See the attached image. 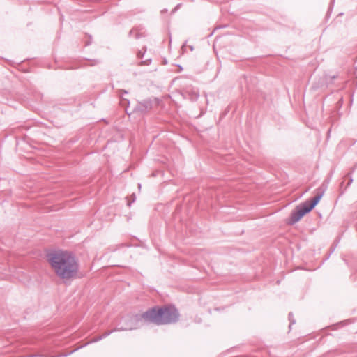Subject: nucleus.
<instances>
[{"label": "nucleus", "mask_w": 357, "mask_h": 357, "mask_svg": "<svg viewBox=\"0 0 357 357\" xmlns=\"http://www.w3.org/2000/svg\"><path fill=\"white\" fill-rule=\"evenodd\" d=\"M179 314L174 307H166L155 310L153 308L144 312L141 319L145 321L152 322L158 325L168 324L178 321ZM140 318L137 316L131 319L132 321H138Z\"/></svg>", "instance_id": "nucleus-2"}, {"label": "nucleus", "mask_w": 357, "mask_h": 357, "mask_svg": "<svg viewBox=\"0 0 357 357\" xmlns=\"http://www.w3.org/2000/svg\"><path fill=\"white\" fill-rule=\"evenodd\" d=\"M324 193V190L319 188L317 190L316 195L311 202H305L298 206L295 211L291 214L290 223L294 224L299 221L303 215L312 210L319 203Z\"/></svg>", "instance_id": "nucleus-3"}, {"label": "nucleus", "mask_w": 357, "mask_h": 357, "mask_svg": "<svg viewBox=\"0 0 357 357\" xmlns=\"http://www.w3.org/2000/svg\"><path fill=\"white\" fill-rule=\"evenodd\" d=\"M324 193V190L319 188L317 190L316 195L311 202H305L298 206L295 211L291 214L290 223L294 224L299 221L303 215L312 210L319 203Z\"/></svg>", "instance_id": "nucleus-4"}, {"label": "nucleus", "mask_w": 357, "mask_h": 357, "mask_svg": "<svg viewBox=\"0 0 357 357\" xmlns=\"http://www.w3.org/2000/svg\"><path fill=\"white\" fill-rule=\"evenodd\" d=\"M112 332V331L105 333L102 335V337H107V335H109Z\"/></svg>", "instance_id": "nucleus-6"}, {"label": "nucleus", "mask_w": 357, "mask_h": 357, "mask_svg": "<svg viewBox=\"0 0 357 357\" xmlns=\"http://www.w3.org/2000/svg\"><path fill=\"white\" fill-rule=\"evenodd\" d=\"M47 260L54 273L62 280H70L77 276L79 264L75 255L68 251L58 250L50 253Z\"/></svg>", "instance_id": "nucleus-1"}, {"label": "nucleus", "mask_w": 357, "mask_h": 357, "mask_svg": "<svg viewBox=\"0 0 357 357\" xmlns=\"http://www.w3.org/2000/svg\"><path fill=\"white\" fill-rule=\"evenodd\" d=\"M135 328H137V326H130L127 327V328H121V330H132V329H135Z\"/></svg>", "instance_id": "nucleus-5"}]
</instances>
